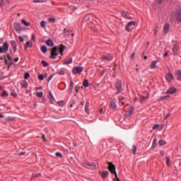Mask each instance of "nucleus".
Instances as JSON below:
<instances>
[{
	"mask_svg": "<svg viewBox=\"0 0 181 181\" xmlns=\"http://www.w3.org/2000/svg\"><path fill=\"white\" fill-rule=\"evenodd\" d=\"M107 165H109L108 166V169L110 170V172L111 173H112V175H115V177L117 180H115L116 181H119V178H118V175H117V171L115 170V165H114V163H111V162H108L107 161Z\"/></svg>",
	"mask_w": 181,
	"mask_h": 181,
	"instance_id": "nucleus-1",
	"label": "nucleus"
},
{
	"mask_svg": "<svg viewBox=\"0 0 181 181\" xmlns=\"http://www.w3.org/2000/svg\"><path fill=\"white\" fill-rule=\"evenodd\" d=\"M115 87L118 93V94H121L122 91H124V88H122V81L117 80L115 83Z\"/></svg>",
	"mask_w": 181,
	"mask_h": 181,
	"instance_id": "nucleus-2",
	"label": "nucleus"
},
{
	"mask_svg": "<svg viewBox=\"0 0 181 181\" xmlns=\"http://www.w3.org/2000/svg\"><path fill=\"white\" fill-rule=\"evenodd\" d=\"M84 71V67L83 66H75L72 69L73 74H80V73H83Z\"/></svg>",
	"mask_w": 181,
	"mask_h": 181,
	"instance_id": "nucleus-3",
	"label": "nucleus"
},
{
	"mask_svg": "<svg viewBox=\"0 0 181 181\" xmlns=\"http://www.w3.org/2000/svg\"><path fill=\"white\" fill-rule=\"evenodd\" d=\"M57 47H54L51 52V55L49 56V59H56V56H59V52H57Z\"/></svg>",
	"mask_w": 181,
	"mask_h": 181,
	"instance_id": "nucleus-4",
	"label": "nucleus"
},
{
	"mask_svg": "<svg viewBox=\"0 0 181 181\" xmlns=\"http://www.w3.org/2000/svg\"><path fill=\"white\" fill-rule=\"evenodd\" d=\"M134 26H135V21H130L126 25L125 29L127 32H131V30L134 29Z\"/></svg>",
	"mask_w": 181,
	"mask_h": 181,
	"instance_id": "nucleus-5",
	"label": "nucleus"
},
{
	"mask_svg": "<svg viewBox=\"0 0 181 181\" xmlns=\"http://www.w3.org/2000/svg\"><path fill=\"white\" fill-rule=\"evenodd\" d=\"M101 59L103 61L106 60L107 62H110V60H112L114 59V55L110 54H106L103 55Z\"/></svg>",
	"mask_w": 181,
	"mask_h": 181,
	"instance_id": "nucleus-6",
	"label": "nucleus"
},
{
	"mask_svg": "<svg viewBox=\"0 0 181 181\" xmlns=\"http://www.w3.org/2000/svg\"><path fill=\"white\" fill-rule=\"evenodd\" d=\"M9 49V43L5 42L1 47V53H6Z\"/></svg>",
	"mask_w": 181,
	"mask_h": 181,
	"instance_id": "nucleus-7",
	"label": "nucleus"
},
{
	"mask_svg": "<svg viewBox=\"0 0 181 181\" xmlns=\"http://www.w3.org/2000/svg\"><path fill=\"white\" fill-rule=\"evenodd\" d=\"M117 100L116 99H113L109 104V107L111 110H117Z\"/></svg>",
	"mask_w": 181,
	"mask_h": 181,
	"instance_id": "nucleus-8",
	"label": "nucleus"
},
{
	"mask_svg": "<svg viewBox=\"0 0 181 181\" xmlns=\"http://www.w3.org/2000/svg\"><path fill=\"white\" fill-rule=\"evenodd\" d=\"M159 62H160V58L159 57H157L156 61H153L151 62V69H156V64L159 63Z\"/></svg>",
	"mask_w": 181,
	"mask_h": 181,
	"instance_id": "nucleus-9",
	"label": "nucleus"
},
{
	"mask_svg": "<svg viewBox=\"0 0 181 181\" xmlns=\"http://www.w3.org/2000/svg\"><path fill=\"white\" fill-rule=\"evenodd\" d=\"M31 179H32V180H36V179H37L38 180H41V179H42V174L37 173V174L33 175L32 176Z\"/></svg>",
	"mask_w": 181,
	"mask_h": 181,
	"instance_id": "nucleus-10",
	"label": "nucleus"
},
{
	"mask_svg": "<svg viewBox=\"0 0 181 181\" xmlns=\"http://www.w3.org/2000/svg\"><path fill=\"white\" fill-rule=\"evenodd\" d=\"M167 81H172L175 78V76H173V74L170 72L167 74V76L165 77Z\"/></svg>",
	"mask_w": 181,
	"mask_h": 181,
	"instance_id": "nucleus-11",
	"label": "nucleus"
},
{
	"mask_svg": "<svg viewBox=\"0 0 181 181\" xmlns=\"http://www.w3.org/2000/svg\"><path fill=\"white\" fill-rule=\"evenodd\" d=\"M13 26L16 32H21V30H22V27H21V24L18 23H14Z\"/></svg>",
	"mask_w": 181,
	"mask_h": 181,
	"instance_id": "nucleus-12",
	"label": "nucleus"
},
{
	"mask_svg": "<svg viewBox=\"0 0 181 181\" xmlns=\"http://www.w3.org/2000/svg\"><path fill=\"white\" fill-rule=\"evenodd\" d=\"M179 50V45L175 44L174 45L173 49V53L174 56H176L177 54V51Z\"/></svg>",
	"mask_w": 181,
	"mask_h": 181,
	"instance_id": "nucleus-13",
	"label": "nucleus"
},
{
	"mask_svg": "<svg viewBox=\"0 0 181 181\" xmlns=\"http://www.w3.org/2000/svg\"><path fill=\"white\" fill-rule=\"evenodd\" d=\"M11 45L12 46V47H13V52H16L17 47H18V45L16 44V41L11 40Z\"/></svg>",
	"mask_w": 181,
	"mask_h": 181,
	"instance_id": "nucleus-14",
	"label": "nucleus"
},
{
	"mask_svg": "<svg viewBox=\"0 0 181 181\" xmlns=\"http://www.w3.org/2000/svg\"><path fill=\"white\" fill-rule=\"evenodd\" d=\"M175 93H176V88L171 87L167 90L166 94H175Z\"/></svg>",
	"mask_w": 181,
	"mask_h": 181,
	"instance_id": "nucleus-15",
	"label": "nucleus"
},
{
	"mask_svg": "<svg viewBox=\"0 0 181 181\" xmlns=\"http://www.w3.org/2000/svg\"><path fill=\"white\" fill-rule=\"evenodd\" d=\"M122 16L123 18H125L126 19H132L131 16H129V14L127 11H123L122 13Z\"/></svg>",
	"mask_w": 181,
	"mask_h": 181,
	"instance_id": "nucleus-16",
	"label": "nucleus"
},
{
	"mask_svg": "<svg viewBox=\"0 0 181 181\" xmlns=\"http://www.w3.org/2000/svg\"><path fill=\"white\" fill-rule=\"evenodd\" d=\"M149 99V95H148L147 96H140V99L139 101L141 103V104H142L144 101H146V100Z\"/></svg>",
	"mask_w": 181,
	"mask_h": 181,
	"instance_id": "nucleus-17",
	"label": "nucleus"
},
{
	"mask_svg": "<svg viewBox=\"0 0 181 181\" xmlns=\"http://www.w3.org/2000/svg\"><path fill=\"white\" fill-rule=\"evenodd\" d=\"M46 45L47 46H49L50 47H53L54 46V42H53V40L51 39L46 40Z\"/></svg>",
	"mask_w": 181,
	"mask_h": 181,
	"instance_id": "nucleus-18",
	"label": "nucleus"
},
{
	"mask_svg": "<svg viewBox=\"0 0 181 181\" xmlns=\"http://www.w3.org/2000/svg\"><path fill=\"white\" fill-rule=\"evenodd\" d=\"M32 46H33V43L32 42V41H28L25 45L24 49H25V50H26L28 49V47H32Z\"/></svg>",
	"mask_w": 181,
	"mask_h": 181,
	"instance_id": "nucleus-19",
	"label": "nucleus"
},
{
	"mask_svg": "<svg viewBox=\"0 0 181 181\" xmlns=\"http://www.w3.org/2000/svg\"><path fill=\"white\" fill-rule=\"evenodd\" d=\"M88 108H90V103L86 102V106H85V111H86V114H89V112H90V110H88Z\"/></svg>",
	"mask_w": 181,
	"mask_h": 181,
	"instance_id": "nucleus-20",
	"label": "nucleus"
},
{
	"mask_svg": "<svg viewBox=\"0 0 181 181\" xmlns=\"http://www.w3.org/2000/svg\"><path fill=\"white\" fill-rule=\"evenodd\" d=\"M108 176V171L105 170L103 171L101 173V177L102 179H105V177H107Z\"/></svg>",
	"mask_w": 181,
	"mask_h": 181,
	"instance_id": "nucleus-21",
	"label": "nucleus"
},
{
	"mask_svg": "<svg viewBox=\"0 0 181 181\" xmlns=\"http://www.w3.org/2000/svg\"><path fill=\"white\" fill-rule=\"evenodd\" d=\"M64 49H66V46L61 45L59 47V52L61 54H63V52H64Z\"/></svg>",
	"mask_w": 181,
	"mask_h": 181,
	"instance_id": "nucleus-22",
	"label": "nucleus"
},
{
	"mask_svg": "<svg viewBox=\"0 0 181 181\" xmlns=\"http://www.w3.org/2000/svg\"><path fill=\"white\" fill-rule=\"evenodd\" d=\"M175 76H177V80H181V70L175 71Z\"/></svg>",
	"mask_w": 181,
	"mask_h": 181,
	"instance_id": "nucleus-23",
	"label": "nucleus"
},
{
	"mask_svg": "<svg viewBox=\"0 0 181 181\" xmlns=\"http://www.w3.org/2000/svg\"><path fill=\"white\" fill-rule=\"evenodd\" d=\"M169 24L167 23L164 25V28H163V32L164 33H168V30H169Z\"/></svg>",
	"mask_w": 181,
	"mask_h": 181,
	"instance_id": "nucleus-24",
	"label": "nucleus"
},
{
	"mask_svg": "<svg viewBox=\"0 0 181 181\" xmlns=\"http://www.w3.org/2000/svg\"><path fill=\"white\" fill-rule=\"evenodd\" d=\"M74 87V82H73V81H71L70 85H69V93H71L73 91Z\"/></svg>",
	"mask_w": 181,
	"mask_h": 181,
	"instance_id": "nucleus-25",
	"label": "nucleus"
},
{
	"mask_svg": "<svg viewBox=\"0 0 181 181\" xmlns=\"http://www.w3.org/2000/svg\"><path fill=\"white\" fill-rule=\"evenodd\" d=\"M41 52H42V53H46L47 52V47L46 45H42L41 47Z\"/></svg>",
	"mask_w": 181,
	"mask_h": 181,
	"instance_id": "nucleus-26",
	"label": "nucleus"
},
{
	"mask_svg": "<svg viewBox=\"0 0 181 181\" xmlns=\"http://www.w3.org/2000/svg\"><path fill=\"white\" fill-rule=\"evenodd\" d=\"M134 110H135V107H134V106H130L127 111H128L129 112L132 113V114H134Z\"/></svg>",
	"mask_w": 181,
	"mask_h": 181,
	"instance_id": "nucleus-27",
	"label": "nucleus"
},
{
	"mask_svg": "<svg viewBox=\"0 0 181 181\" xmlns=\"http://www.w3.org/2000/svg\"><path fill=\"white\" fill-rule=\"evenodd\" d=\"M21 23L24 25V26H30V23L26 22V20H22Z\"/></svg>",
	"mask_w": 181,
	"mask_h": 181,
	"instance_id": "nucleus-28",
	"label": "nucleus"
},
{
	"mask_svg": "<svg viewBox=\"0 0 181 181\" xmlns=\"http://www.w3.org/2000/svg\"><path fill=\"white\" fill-rule=\"evenodd\" d=\"M175 18L177 21V22H181V12L178 13L177 16H175Z\"/></svg>",
	"mask_w": 181,
	"mask_h": 181,
	"instance_id": "nucleus-29",
	"label": "nucleus"
},
{
	"mask_svg": "<svg viewBox=\"0 0 181 181\" xmlns=\"http://www.w3.org/2000/svg\"><path fill=\"white\" fill-rule=\"evenodd\" d=\"M156 146H158V144H156V139H154L153 141V144H152V149H155V148H156Z\"/></svg>",
	"mask_w": 181,
	"mask_h": 181,
	"instance_id": "nucleus-30",
	"label": "nucleus"
},
{
	"mask_svg": "<svg viewBox=\"0 0 181 181\" xmlns=\"http://www.w3.org/2000/svg\"><path fill=\"white\" fill-rule=\"evenodd\" d=\"M169 97H170V95L162 96L159 98V101H163V100H166V98H169Z\"/></svg>",
	"mask_w": 181,
	"mask_h": 181,
	"instance_id": "nucleus-31",
	"label": "nucleus"
},
{
	"mask_svg": "<svg viewBox=\"0 0 181 181\" xmlns=\"http://www.w3.org/2000/svg\"><path fill=\"white\" fill-rule=\"evenodd\" d=\"M73 62V59H69V60L64 61L63 64H70L71 63H72Z\"/></svg>",
	"mask_w": 181,
	"mask_h": 181,
	"instance_id": "nucleus-32",
	"label": "nucleus"
},
{
	"mask_svg": "<svg viewBox=\"0 0 181 181\" xmlns=\"http://www.w3.org/2000/svg\"><path fill=\"white\" fill-rule=\"evenodd\" d=\"M48 21L49 22H51L52 23L56 22V18L54 17H49L48 18Z\"/></svg>",
	"mask_w": 181,
	"mask_h": 181,
	"instance_id": "nucleus-33",
	"label": "nucleus"
},
{
	"mask_svg": "<svg viewBox=\"0 0 181 181\" xmlns=\"http://www.w3.org/2000/svg\"><path fill=\"white\" fill-rule=\"evenodd\" d=\"M165 142L163 139H160L158 141V144L160 145V146H163V145H165Z\"/></svg>",
	"mask_w": 181,
	"mask_h": 181,
	"instance_id": "nucleus-34",
	"label": "nucleus"
},
{
	"mask_svg": "<svg viewBox=\"0 0 181 181\" xmlns=\"http://www.w3.org/2000/svg\"><path fill=\"white\" fill-rule=\"evenodd\" d=\"M29 84H28V82L25 81L23 83L21 84V86L23 88H28Z\"/></svg>",
	"mask_w": 181,
	"mask_h": 181,
	"instance_id": "nucleus-35",
	"label": "nucleus"
},
{
	"mask_svg": "<svg viewBox=\"0 0 181 181\" xmlns=\"http://www.w3.org/2000/svg\"><path fill=\"white\" fill-rule=\"evenodd\" d=\"M83 87H86V88L88 87V80L87 79L84 80L83 83Z\"/></svg>",
	"mask_w": 181,
	"mask_h": 181,
	"instance_id": "nucleus-36",
	"label": "nucleus"
},
{
	"mask_svg": "<svg viewBox=\"0 0 181 181\" xmlns=\"http://www.w3.org/2000/svg\"><path fill=\"white\" fill-rule=\"evenodd\" d=\"M41 63H42L43 67H47V66H49V63H47V62L46 61H45V60H42V61L41 62Z\"/></svg>",
	"mask_w": 181,
	"mask_h": 181,
	"instance_id": "nucleus-37",
	"label": "nucleus"
},
{
	"mask_svg": "<svg viewBox=\"0 0 181 181\" xmlns=\"http://www.w3.org/2000/svg\"><path fill=\"white\" fill-rule=\"evenodd\" d=\"M83 165L84 166V168H88V166H93V164L84 162Z\"/></svg>",
	"mask_w": 181,
	"mask_h": 181,
	"instance_id": "nucleus-38",
	"label": "nucleus"
},
{
	"mask_svg": "<svg viewBox=\"0 0 181 181\" xmlns=\"http://www.w3.org/2000/svg\"><path fill=\"white\" fill-rule=\"evenodd\" d=\"M132 151L134 155H135L136 153V146L134 145L132 148Z\"/></svg>",
	"mask_w": 181,
	"mask_h": 181,
	"instance_id": "nucleus-39",
	"label": "nucleus"
},
{
	"mask_svg": "<svg viewBox=\"0 0 181 181\" xmlns=\"http://www.w3.org/2000/svg\"><path fill=\"white\" fill-rule=\"evenodd\" d=\"M132 115V113H130L128 110L125 112V117L127 118H129V117H131Z\"/></svg>",
	"mask_w": 181,
	"mask_h": 181,
	"instance_id": "nucleus-40",
	"label": "nucleus"
},
{
	"mask_svg": "<svg viewBox=\"0 0 181 181\" xmlns=\"http://www.w3.org/2000/svg\"><path fill=\"white\" fill-rule=\"evenodd\" d=\"M29 77H30V74H29V72H26L24 76L25 80H28V78H29Z\"/></svg>",
	"mask_w": 181,
	"mask_h": 181,
	"instance_id": "nucleus-41",
	"label": "nucleus"
},
{
	"mask_svg": "<svg viewBox=\"0 0 181 181\" xmlns=\"http://www.w3.org/2000/svg\"><path fill=\"white\" fill-rule=\"evenodd\" d=\"M165 160H166L167 165H168V166H170V158L167 156V158H165Z\"/></svg>",
	"mask_w": 181,
	"mask_h": 181,
	"instance_id": "nucleus-42",
	"label": "nucleus"
},
{
	"mask_svg": "<svg viewBox=\"0 0 181 181\" xmlns=\"http://www.w3.org/2000/svg\"><path fill=\"white\" fill-rule=\"evenodd\" d=\"M40 26L41 28H46V21H41Z\"/></svg>",
	"mask_w": 181,
	"mask_h": 181,
	"instance_id": "nucleus-43",
	"label": "nucleus"
},
{
	"mask_svg": "<svg viewBox=\"0 0 181 181\" xmlns=\"http://www.w3.org/2000/svg\"><path fill=\"white\" fill-rule=\"evenodd\" d=\"M37 97H39L40 98H42V97H43V92H37Z\"/></svg>",
	"mask_w": 181,
	"mask_h": 181,
	"instance_id": "nucleus-44",
	"label": "nucleus"
},
{
	"mask_svg": "<svg viewBox=\"0 0 181 181\" xmlns=\"http://www.w3.org/2000/svg\"><path fill=\"white\" fill-rule=\"evenodd\" d=\"M56 156H57L58 158H63V155L62 154V153L60 152H57L55 153Z\"/></svg>",
	"mask_w": 181,
	"mask_h": 181,
	"instance_id": "nucleus-45",
	"label": "nucleus"
},
{
	"mask_svg": "<svg viewBox=\"0 0 181 181\" xmlns=\"http://www.w3.org/2000/svg\"><path fill=\"white\" fill-rule=\"evenodd\" d=\"M9 95L8 94V92L6 91H4L2 95H1V97H8Z\"/></svg>",
	"mask_w": 181,
	"mask_h": 181,
	"instance_id": "nucleus-46",
	"label": "nucleus"
},
{
	"mask_svg": "<svg viewBox=\"0 0 181 181\" xmlns=\"http://www.w3.org/2000/svg\"><path fill=\"white\" fill-rule=\"evenodd\" d=\"M39 80L43 81L45 78V76L43 74H41L38 76Z\"/></svg>",
	"mask_w": 181,
	"mask_h": 181,
	"instance_id": "nucleus-47",
	"label": "nucleus"
},
{
	"mask_svg": "<svg viewBox=\"0 0 181 181\" xmlns=\"http://www.w3.org/2000/svg\"><path fill=\"white\" fill-rule=\"evenodd\" d=\"M49 95L50 98H52V100H54V97L53 96V93H52V91H49Z\"/></svg>",
	"mask_w": 181,
	"mask_h": 181,
	"instance_id": "nucleus-48",
	"label": "nucleus"
},
{
	"mask_svg": "<svg viewBox=\"0 0 181 181\" xmlns=\"http://www.w3.org/2000/svg\"><path fill=\"white\" fill-rule=\"evenodd\" d=\"M64 32H66L65 33H66V35H67V33H68V35H70V33H71V31H70V30H67V29H66V28H64Z\"/></svg>",
	"mask_w": 181,
	"mask_h": 181,
	"instance_id": "nucleus-49",
	"label": "nucleus"
},
{
	"mask_svg": "<svg viewBox=\"0 0 181 181\" xmlns=\"http://www.w3.org/2000/svg\"><path fill=\"white\" fill-rule=\"evenodd\" d=\"M18 38H19L20 42H21L22 43H23V42H24V40H25L23 39V37L19 36Z\"/></svg>",
	"mask_w": 181,
	"mask_h": 181,
	"instance_id": "nucleus-50",
	"label": "nucleus"
},
{
	"mask_svg": "<svg viewBox=\"0 0 181 181\" xmlns=\"http://www.w3.org/2000/svg\"><path fill=\"white\" fill-rule=\"evenodd\" d=\"M104 74H105V70H103V71H100V77H103V76Z\"/></svg>",
	"mask_w": 181,
	"mask_h": 181,
	"instance_id": "nucleus-51",
	"label": "nucleus"
},
{
	"mask_svg": "<svg viewBox=\"0 0 181 181\" xmlns=\"http://www.w3.org/2000/svg\"><path fill=\"white\" fill-rule=\"evenodd\" d=\"M58 74H59V76H64V71H60Z\"/></svg>",
	"mask_w": 181,
	"mask_h": 181,
	"instance_id": "nucleus-52",
	"label": "nucleus"
},
{
	"mask_svg": "<svg viewBox=\"0 0 181 181\" xmlns=\"http://www.w3.org/2000/svg\"><path fill=\"white\" fill-rule=\"evenodd\" d=\"M57 104H58V105H64V102H63V101H59V102L57 103Z\"/></svg>",
	"mask_w": 181,
	"mask_h": 181,
	"instance_id": "nucleus-53",
	"label": "nucleus"
},
{
	"mask_svg": "<svg viewBox=\"0 0 181 181\" xmlns=\"http://www.w3.org/2000/svg\"><path fill=\"white\" fill-rule=\"evenodd\" d=\"M159 127V124H155L153 127V129H156V128H158Z\"/></svg>",
	"mask_w": 181,
	"mask_h": 181,
	"instance_id": "nucleus-54",
	"label": "nucleus"
},
{
	"mask_svg": "<svg viewBox=\"0 0 181 181\" xmlns=\"http://www.w3.org/2000/svg\"><path fill=\"white\" fill-rule=\"evenodd\" d=\"M0 6H4V0H0Z\"/></svg>",
	"mask_w": 181,
	"mask_h": 181,
	"instance_id": "nucleus-55",
	"label": "nucleus"
},
{
	"mask_svg": "<svg viewBox=\"0 0 181 181\" xmlns=\"http://www.w3.org/2000/svg\"><path fill=\"white\" fill-rule=\"evenodd\" d=\"M169 117H170V113L166 115L165 119H167V118H169Z\"/></svg>",
	"mask_w": 181,
	"mask_h": 181,
	"instance_id": "nucleus-56",
	"label": "nucleus"
},
{
	"mask_svg": "<svg viewBox=\"0 0 181 181\" xmlns=\"http://www.w3.org/2000/svg\"><path fill=\"white\" fill-rule=\"evenodd\" d=\"M7 58L8 59V60H12V57H11V55H9V54H7Z\"/></svg>",
	"mask_w": 181,
	"mask_h": 181,
	"instance_id": "nucleus-57",
	"label": "nucleus"
},
{
	"mask_svg": "<svg viewBox=\"0 0 181 181\" xmlns=\"http://www.w3.org/2000/svg\"><path fill=\"white\" fill-rule=\"evenodd\" d=\"M11 95H13V97H16L17 94L16 93H11Z\"/></svg>",
	"mask_w": 181,
	"mask_h": 181,
	"instance_id": "nucleus-58",
	"label": "nucleus"
},
{
	"mask_svg": "<svg viewBox=\"0 0 181 181\" xmlns=\"http://www.w3.org/2000/svg\"><path fill=\"white\" fill-rule=\"evenodd\" d=\"M52 78H53V76H51L48 78V81H50V80H52Z\"/></svg>",
	"mask_w": 181,
	"mask_h": 181,
	"instance_id": "nucleus-59",
	"label": "nucleus"
},
{
	"mask_svg": "<svg viewBox=\"0 0 181 181\" xmlns=\"http://www.w3.org/2000/svg\"><path fill=\"white\" fill-rule=\"evenodd\" d=\"M168 52H165V54H164V57H168Z\"/></svg>",
	"mask_w": 181,
	"mask_h": 181,
	"instance_id": "nucleus-60",
	"label": "nucleus"
},
{
	"mask_svg": "<svg viewBox=\"0 0 181 181\" xmlns=\"http://www.w3.org/2000/svg\"><path fill=\"white\" fill-rule=\"evenodd\" d=\"M24 154H25V152H23V151H21V152H20V153H19L20 156H23V155H24Z\"/></svg>",
	"mask_w": 181,
	"mask_h": 181,
	"instance_id": "nucleus-61",
	"label": "nucleus"
},
{
	"mask_svg": "<svg viewBox=\"0 0 181 181\" xmlns=\"http://www.w3.org/2000/svg\"><path fill=\"white\" fill-rule=\"evenodd\" d=\"M13 64V62H11L9 64H8V67H11V66H12Z\"/></svg>",
	"mask_w": 181,
	"mask_h": 181,
	"instance_id": "nucleus-62",
	"label": "nucleus"
},
{
	"mask_svg": "<svg viewBox=\"0 0 181 181\" xmlns=\"http://www.w3.org/2000/svg\"><path fill=\"white\" fill-rule=\"evenodd\" d=\"M134 56H135V52H133V53L132 54V59L134 58Z\"/></svg>",
	"mask_w": 181,
	"mask_h": 181,
	"instance_id": "nucleus-63",
	"label": "nucleus"
},
{
	"mask_svg": "<svg viewBox=\"0 0 181 181\" xmlns=\"http://www.w3.org/2000/svg\"><path fill=\"white\" fill-rule=\"evenodd\" d=\"M31 37H32V40H33V39H35V34H33Z\"/></svg>",
	"mask_w": 181,
	"mask_h": 181,
	"instance_id": "nucleus-64",
	"label": "nucleus"
}]
</instances>
